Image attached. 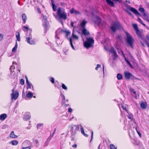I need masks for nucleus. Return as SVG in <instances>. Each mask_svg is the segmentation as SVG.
<instances>
[{
    "label": "nucleus",
    "mask_w": 149,
    "mask_h": 149,
    "mask_svg": "<svg viewBox=\"0 0 149 149\" xmlns=\"http://www.w3.org/2000/svg\"><path fill=\"white\" fill-rule=\"evenodd\" d=\"M57 15L62 19L65 20L67 19V14L63 8L59 7L57 10Z\"/></svg>",
    "instance_id": "f257e3e1"
},
{
    "label": "nucleus",
    "mask_w": 149,
    "mask_h": 149,
    "mask_svg": "<svg viewBox=\"0 0 149 149\" xmlns=\"http://www.w3.org/2000/svg\"><path fill=\"white\" fill-rule=\"evenodd\" d=\"M86 41L84 43V45L85 47L88 48L91 47L93 44L94 40L92 38L89 37L86 38Z\"/></svg>",
    "instance_id": "f03ea898"
},
{
    "label": "nucleus",
    "mask_w": 149,
    "mask_h": 149,
    "mask_svg": "<svg viewBox=\"0 0 149 149\" xmlns=\"http://www.w3.org/2000/svg\"><path fill=\"white\" fill-rule=\"evenodd\" d=\"M120 23L118 22H115L110 27L111 29L113 32H115L117 28H120L121 27Z\"/></svg>",
    "instance_id": "7ed1b4c3"
},
{
    "label": "nucleus",
    "mask_w": 149,
    "mask_h": 149,
    "mask_svg": "<svg viewBox=\"0 0 149 149\" xmlns=\"http://www.w3.org/2000/svg\"><path fill=\"white\" fill-rule=\"evenodd\" d=\"M69 127L70 128V131L73 134H75L76 131L79 129V126L78 125H72L70 126Z\"/></svg>",
    "instance_id": "20e7f679"
},
{
    "label": "nucleus",
    "mask_w": 149,
    "mask_h": 149,
    "mask_svg": "<svg viewBox=\"0 0 149 149\" xmlns=\"http://www.w3.org/2000/svg\"><path fill=\"white\" fill-rule=\"evenodd\" d=\"M110 53L113 54L112 58L113 60L116 59L118 58V56L116 52V50L113 47H111L109 50Z\"/></svg>",
    "instance_id": "39448f33"
},
{
    "label": "nucleus",
    "mask_w": 149,
    "mask_h": 149,
    "mask_svg": "<svg viewBox=\"0 0 149 149\" xmlns=\"http://www.w3.org/2000/svg\"><path fill=\"white\" fill-rule=\"evenodd\" d=\"M93 20L94 22L98 25H99L101 22V19L97 16H94L93 17Z\"/></svg>",
    "instance_id": "423d86ee"
},
{
    "label": "nucleus",
    "mask_w": 149,
    "mask_h": 149,
    "mask_svg": "<svg viewBox=\"0 0 149 149\" xmlns=\"http://www.w3.org/2000/svg\"><path fill=\"white\" fill-rule=\"evenodd\" d=\"M15 90L13 89L12 90V93L11 94L12 98L15 100H16L18 98L19 95V93L18 92H16L14 94Z\"/></svg>",
    "instance_id": "0eeeda50"
},
{
    "label": "nucleus",
    "mask_w": 149,
    "mask_h": 149,
    "mask_svg": "<svg viewBox=\"0 0 149 149\" xmlns=\"http://www.w3.org/2000/svg\"><path fill=\"white\" fill-rule=\"evenodd\" d=\"M32 39L31 35H29L28 37L26 38V41L30 45H34L35 44L34 42L32 40H31Z\"/></svg>",
    "instance_id": "6e6552de"
},
{
    "label": "nucleus",
    "mask_w": 149,
    "mask_h": 149,
    "mask_svg": "<svg viewBox=\"0 0 149 149\" xmlns=\"http://www.w3.org/2000/svg\"><path fill=\"white\" fill-rule=\"evenodd\" d=\"M124 7L126 12L130 15V7L125 3L124 4Z\"/></svg>",
    "instance_id": "1a4fd4ad"
},
{
    "label": "nucleus",
    "mask_w": 149,
    "mask_h": 149,
    "mask_svg": "<svg viewBox=\"0 0 149 149\" xmlns=\"http://www.w3.org/2000/svg\"><path fill=\"white\" fill-rule=\"evenodd\" d=\"M125 33L127 37V42L130 46V35L127 31H125Z\"/></svg>",
    "instance_id": "9d476101"
},
{
    "label": "nucleus",
    "mask_w": 149,
    "mask_h": 149,
    "mask_svg": "<svg viewBox=\"0 0 149 149\" xmlns=\"http://www.w3.org/2000/svg\"><path fill=\"white\" fill-rule=\"evenodd\" d=\"M81 31L82 33L84 36H87L90 34V33L88 31L86 28L82 29Z\"/></svg>",
    "instance_id": "9b49d317"
},
{
    "label": "nucleus",
    "mask_w": 149,
    "mask_h": 149,
    "mask_svg": "<svg viewBox=\"0 0 149 149\" xmlns=\"http://www.w3.org/2000/svg\"><path fill=\"white\" fill-rule=\"evenodd\" d=\"M31 118V114L30 113H26V115L24 116V117L23 118V119L25 120H27Z\"/></svg>",
    "instance_id": "f8f14e48"
},
{
    "label": "nucleus",
    "mask_w": 149,
    "mask_h": 149,
    "mask_svg": "<svg viewBox=\"0 0 149 149\" xmlns=\"http://www.w3.org/2000/svg\"><path fill=\"white\" fill-rule=\"evenodd\" d=\"M124 74L125 78L127 79H129L130 77V73L127 71L124 72Z\"/></svg>",
    "instance_id": "ddd939ff"
},
{
    "label": "nucleus",
    "mask_w": 149,
    "mask_h": 149,
    "mask_svg": "<svg viewBox=\"0 0 149 149\" xmlns=\"http://www.w3.org/2000/svg\"><path fill=\"white\" fill-rule=\"evenodd\" d=\"M131 11L133 13L136 15L141 16V14L137 11V10L133 7H131Z\"/></svg>",
    "instance_id": "4468645a"
},
{
    "label": "nucleus",
    "mask_w": 149,
    "mask_h": 149,
    "mask_svg": "<svg viewBox=\"0 0 149 149\" xmlns=\"http://www.w3.org/2000/svg\"><path fill=\"white\" fill-rule=\"evenodd\" d=\"M42 26L44 27L45 31L46 32L47 29V20H42Z\"/></svg>",
    "instance_id": "2eb2a0df"
},
{
    "label": "nucleus",
    "mask_w": 149,
    "mask_h": 149,
    "mask_svg": "<svg viewBox=\"0 0 149 149\" xmlns=\"http://www.w3.org/2000/svg\"><path fill=\"white\" fill-rule=\"evenodd\" d=\"M70 13L71 14L75 13V14L78 15H79L80 14L79 12L74 10L73 8H72L70 10Z\"/></svg>",
    "instance_id": "dca6fc26"
},
{
    "label": "nucleus",
    "mask_w": 149,
    "mask_h": 149,
    "mask_svg": "<svg viewBox=\"0 0 149 149\" xmlns=\"http://www.w3.org/2000/svg\"><path fill=\"white\" fill-rule=\"evenodd\" d=\"M57 31H56V35L55 36V37L56 39V41L58 45H60L61 44V42L59 40V38L57 36Z\"/></svg>",
    "instance_id": "f3484780"
},
{
    "label": "nucleus",
    "mask_w": 149,
    "mask_h": 149,
    "mask_svg": "<svg viewBox=\"0 0 149 149\" xmlns=\"http://www.w3.org/2000/svg\"><path fill=\"white\" fill-rule=\"evenodd\" d=\"M139 10L143 16L146 15V13L145 12V9L143 8H139Z\"/></svg>",
    "instance_id": "a211bd4d"
},
{
    "label": "nucleus",
    "mask_w": 149,
    "mask_h": 149,
    "mask_svg": "<svg viewBox=\"0 0 149 149\" xmlns=\"http://www.w3.org/2000/svg\"><path fill=\"white\" fill-rule=\"evenodd\" d=\"M141 107L143 109H146V102H142L141 103Z\"/></svg>",
    "instance_id": "6ab92c4d"
},
{
    "label": "nucleus",
    "mask_w": 149,
    "mask_h": 149,
    "mask_svg": "<svg viewBox=\"0 0 149 149\" xmlns=\"http://www.w3.org/2000/svg\"><path fill=\"white\" fill-rule=\"evenodd\" d=\"M107 3L111 7H113L114 6V4L113 1L111 0H106Z\"/></svg>",
    "instance_id": "aec40b11"
},
{
    "label": "nucleus",
    "mask_w": 149,
    "mask_h": 149,
    "mask_svg": "<svg viewBox=\"0 0 149 149\" xmlns=\"http://www.w3.org/2000/svg\"><path fill=\"white\" fill-rule=\"evenodd\" d=\"M7 117V115L6 114H3L0 115V120H3Z\"/></svg>",
    "instance_id": "412c9836"
},
{
    "label": "nucleus",
    "mask_w": 149,
    "mask_h": 149,
    "mask_svg": "<svg viewBox=\"0 0 149 149\" xmlns=\"http://www.w3.org/2000/svg\"><path fill=\"white\" fill-rule=\"evenodd\" d=\"M86 23L87 22L85 20H83L82 21V22L80 24V26L82 28V29L85 28V26Z\"/></svg>",
    "instance_id": "4be33fe9"
},
{
    "label": "nucleus",
    "mask_w": 149,
    "mask_h": 149,
    "mask_svg": "<svg viewBox=\"0 0 149 149\" xmlns=\"http://www.w3.org/2000/svg\"><path fill=\"white\" fill-rule=\"evenodd\" d=\"M27 19V16L25 13L23 14L22 15V19L23 21L24 24H25L26 21V20Z\"/></svg>",
    "instance_id": "5701e85b"
},
{
    "label": "nucleus",
    "mask_w": 149,
    "mask_h": 149,
    "mask_svg": "<svg viewBox=\"0 0 149 149\" xmlns=\"http://www.w3.org/2000/svg\"><path fill=\"white\" fill-rule=\"evenodd\" d=\"M10 143L13 145L16 146L18 144V142L16 140H13L10 141Z\"/></svg>",
    "instance_id": "b1692460"
},
{
    "label": "nucleus",
    "mask_w": 149,
    "mask_h": 149,
    "mask_svg": "<svg viewBox=\"0 0 149 149\" xmlns=\"http://www.w3.org/2000/svg\"><path fill=\"white\" fill-rule=\"evenodd\" d=\"M131 62L132 61L133 63V65L134 67H137V65L135 62V61L134 59L131 56Z\"/></svg>",
    "instance_id": "393cba45"
},
{
    "label": "nucleus",
    "mask_w": 149,
    "mask_h": 149,
    "mask_svg": "<svg viewBox=\"0 0 149 149\" xmlns=\"http://www.w3.org/2000/svg\"><path fill=\"white\" fill-rule=\"evenodd\" d=\"M136 31V34L138 36L139 38H142V36L141 34V32L140 31L138 30Z\"/></svg>",
    "instance_id": "a878e982"
},
{
    "label": "nucleus",
    "mask_w": 149,
    "mask_h": 149,
    "mask_svg": "<svg viewBox=\"0 0 149 149\" xmlns=\"http://www.w3.org/2000/svg\"><path fill=\"white\" fill-rule=\"evenodd\" d=\"M132 92L133 93V94H132V95L134 97H135V98L136 99H137V98H138L137 96L136 95V91H135L134 89H131V93H132Z\"/></svg>",
    "instance_id": "bb28decb"
},
{
    "label": "nucleus",
    "mask_w": 149,
    "mask_h": 149,
    "mask_svg": "<svg viewBox=\"0 0 149 149\" xmlns=\"http://www.w3.org/2000/svg\"><path fill=\"white\" fill-rule=\"evenodd\" d=\"M51 2H52V5L53 10L54 11H55L56 10V7L55 5V4H54V1H53V0H51Z\"/></svg>",
    "instance_id": "cd10ccee"
},
{
    "label": "nucleus",
    "mask_w": 149,
    "mask_h": 149,
    "mask_svg": "<svg viewBox=\"0 0 149 149\" xmlns=\"http://www.w3.org/2000/svg\"><path fill=\"white\" fill-rule=\"evenodd\" d=\"M10 137L13 138H15L17 137V136L15 134L14 132L12 131L10 134Z\"/></svg>",
    "instance_id": "c85d7f7f"
},
{
    "label": "nucleus",
    "mask_w": 149,
    "mask_h": 149,
    "mask_svg": "<svg viewBox=\"0 0 149 149\" xmlns=\"http://www.w3.org/2000/svg\"><path fill=\"white\" fill-rule=\"evenodd\" d=\"M61 96L63 99V101L62 102V104H65V96L62 93H61Z\"/></svg>",
    "instance_id": "c756f323"
},
{
    "label": "nucleus",
    "mask_w": 149,
    "mask_h": 149,
    "mask_svg": "<svg viewBox=\"0 0 149 149\" xmlns=\"http://www.w3.org/2000/svg\"><path fill=\"white\" fill-rule=\"evenodd\" d=\"M132 26L135 31L139 30L137 24H132Z\"/></svg>",
    "instance_id": "7c9ffc66"
},
{
    "label": "nucleus",
    "mask_w": 149,
    "mask_h": 149,
    "mask_svg": "<svg viewBox=\"0 0 149 149\" xmlns=\"http://www.w3.org/2000/svg\"><path fill=\"white\" fill-rule=\"evenodd\" d=\"M16 38L17 40L18 41H20V34L19 32H17L16 33Z\"/></svg>",
    "instance_id": "2f4dec72"
},
{
    "label": "nucleus",
    "mask_w": 149,
    "mask_h": 149,
    "mask_svg": "<svg viewBox=\"0 0 149 149\" xmlns=\"http://www.w3.org/2000/svg\"><path fill=\"white\" fill-rule=\"evenodd\" d=\"M27 84V89L28 88H31V86H32V89H34V88L33 86L32 85V84H30V83H29L28 84Z\"/></svg>",
    "instance_id": "473e14b6"
},
{
    "label": "nucleus",
    "mask_w": 149,
    "mask_h": 149,
    "mask_svg": "<svg viewBox=\"0 0 149 149\" xmlns=\"http://www.w3.org/2000/svg\"><path fill=\"white\" fill-rule=\"evenodd\" d=\"M117 78L118 80L122 79H123L122 75L118 73L117 75Z\"/></svg>",
    "instance_id": "72a5a7b5"
},
{
    "label": "nucleus",
    "mask_w": 149,
    "mask_h": 149,
    "mask_svg": "<svg viewBox=\"0 0 149 149\" xmlns=\"http://www.w3.org/2000/svg\"><path fill=\"white\" fill-rule=\"evenodd\" d=\"M144 19L146 20L147 21L149 22V15H146V14L145 16H143Z\"/></svg>",
    "instance_id": "f704fd0d"
},
{
    "label": "nucleus",
    "mask_w": 149,
    "mask_h": 149,
    "mask_svg": "<svg viewBox=\"0 0 149 149\" xmlns=\"http://www.w3.org/2000/svg\"><path fill=\"white\" fill-rule=\"evenodd\" d=\"M33 96V94L31 92H29L26 95V96L28 98H31Z\"/></svg>",
    "instance_id": "c9c22d12"
},
{
    "label": "nucleus",
    "mask_w": 149,
    "mask_h": 149,
    "mask_svg": "<svg viewBox=\"0 0 149 149\" xmlns=\"http://www.w3.org/2000/svg\"><path fill=\"white\" fill-rule=\"evenodd\" d=\"M17 41H16V43H15V46L13 48V49H12V52H14L17 49Z\"/></svg>",
    "instance_id": "e433bc0d"
},
{
    "label": "nucleus",
    "mask_w": 149,
    "mask_h": 149,
    "mask_svg": "<svg viewBox=\"0 0 149 149\" xmlns=\"http://www.w3.org/2000/svg\"><path fill=\"white\" fill-rule=\"evenodd\" d=\"M120 105L121 107L124 110H126L127 111L125 106H124L123 104H121L120 105L118 104V106L119 108L120 107Z\"/></svg>",
    "instance_id": "4c0bfd02"
},
{
    "label": "nucleus",
    "mask_w": 149,
    "mask_h": 149,
    "mask_svg": "<svg viewBox=\"0 0 149 149\" xmlns=\"http://www.w3.org/2000/svg\"><path fill=\"white\" fill-rule=\"evenodd\" d=\"M138 20L139 22H140L143 26H146V25L145 24H144V23L139 18H138Z\"/></svg>",
    "instance_id": "58836bf2"
},
{
    "label": "nucleus",
    "mask_w": 149,
    "mask_h": 149,
    "mask_svg": "<svg viewBox=\"0 0 149 149\" xmlns=\"http://www.w3.org/2000/svg\"><path fill=\"white\" fill-rule=\"evenodd\" d=\"M30 142L29 141L27 140L24 141L23 143L22 144L23 145H24V146H25L26 143L28 145H29L30 144Z\"/></svg>",
    "instance_id": "ea45409f"
},
{
    "label": "nucleus",
    "mask_w": 149,
    "mask_h": 149,
    "mask_svg": "<svg viewBox=\"0 0 149 149\" xmlns=\"http://www.w3.org/2000/svg\"><path fill=\"white\" fill-rule=\"evenodd\" d=\"M69 41H70V45H71V47L73 48V49H74V48L73 45L72 44V38H70Z\"/></svg>",
    "instance_id": "a19ab883"
},
{
    "label": "nucleus",
    "mask_w": 149,
    "mask_h": 149,
    "mask_svg": "<svg viewBox=\"0 0 149 149\" xmlns=\"http://www.w3.org/2000/svg\"><path fill=\"white\" fill-rule=\"evenodd\" d=\"M72 37L74 38L76 40H78V37L77 36H76L74 34L73 32L72 33Z\"/></svg>",
    "instance_id": "79ce46f5"
},
{
    "label": "nucleus",
    "mask_w": 149,
    "mask_h": 149,
    "mask_svg": "<svg viewBox=\"0 0 149 149\" xmlns=\"http://www.w3.org/2000/svg\"><path fill=\"white\" fill-rule=\"evenodd\" d=\"M76 23V22H72V21L71 22V26L73 28V29L74 30V29L76 27L74 26L73 24L74 23Z\"/></svg>",
    "instance_id": "37998d69"
},
{
    "label": "nucleus",
    "mask_w": 149,
    "mask_h": 149,
    "mask_svg": "<svg viewBox=\"0 0 149 149\" xmlns=\"http://www.w3.org/2000/svg\"><path fill=\"white\" fill-rule=\"evenodd\" d=\"M64 32L65 33L66 37L67 38H68L67 37L68 36V35H69L70 33V32H69V31H64Z\"/></svg>",
    "instance_id": "c03bdc74"
},
{
    "label": "nucleus",
    "mask_w": 149,
    "mask_h": 149,
    "mask_svg": "<svg viewBox=\"0 0 149 149\" xmlns=\"http://www.w3.org/2000/svg\"><path fill=\"white\" fill-rule=\"evenodd\" d=\"M122 36L121 35H119L117 36V40L119 41H121V38Z\"/></svg>",
    "instance_id": "a18cd8bd"
},
{
    "label": "nucleus",
    "mask_w": 149,
    "mask_h": 149,
    "mask_svg": "<svg viewBox=\"0 0 149 149\" xmlns=\"http://www.w3.org/2000/svg\"><path fill=\"white\" fill-rule=\"evenodd\" d=\"M110 148L111 149H117L116 148L113 144L110 145Z\"/></svg>",
    "instance_id": "49530a36"
},
{
    "label": "nucleus",
    "mask_w": 149,
    "mask_h": 149,
    "mask_svg": "<svg viewBox=\"0 0 149 149\" xmlns=\"http://www.w3.org/2000/svg\"><path fill=\"white\" fill-rule=\"evenodd\" d=\"M62 87L65 90H67V87L63 84H62Z\"/></svg>",
    "instance_id": "de8ad7c7"
},
{
    "label": "nucleus",
    "mask_w": 149,
    "mask_h": 149,
    "mask_svg": "<svg viewBox=\"0 0 149 149\" xmlns=\"http://www.w3.org/2000/svg\"><path fill=\"white\" fill-rule=\"evenodd\" d=\"M3 35L2 34L0 33V41L3 40Z\"/></svg>",
    "instance_id": "09e8293b"
},
{
    "label": "nucleus",
    "mask_w": 149,
    "mask_h": 149,
    "mask_svg": "<svg viewBox=\"0 0 149 149\" xmlns=\"http://www.w3.org/2000/svg\"><path fill=\"white\" fill-rule=\"evenodd\" d=\"M135 129H136V131H137V133L139 135V137H141V133L139 131L137 130V128L136 127Z\"/></svg>",
    "instance_id": "8fccbe9b"
},
{
    "label": "nucleus",
    "mask_w": 149,
    "mask_h": 149,
    "mask_svg": "<svg viewBox=\"0 0 149 149\" xmlns=\"http://www.w3.org/2000/svg\"><path fill=\"white\" fill-rule=\"evenodd\" d=\"M15 69V66H14L13 65L11 66L10 68V69L11 71V72L12 71V70H14Z\"/></svg>",
    "instance_id": "3c124183"
},
{
    "label": "nucleus",
    "mask_w": 149,
    "mask_h": 149,
    "mask_svg": "<svg viewBox=\"0 0 149 149\" xmlns=\"http://www.w3.org/2000/svg\"><path fill=\"white\" fill-rule=\"evenodd\" d=\"M125 59L126 61L127 62L129 65L130 66V63L128 61V59L125 57Z\"/></svg>",
    "instance_id": "603ef678"
},
{
    "label": "nucleus",
    "mask_w": 149,
    "mask_h": 149,
    "mask_svg": "<svg viewBox=\"0 0 149 149\" xmlns=\"http://www.w3.org/2000/svg\"><path fill=\"white\" fill-rule=\"evenodd\" d=\"M20 84L22 85H23L24 84V80L23 79H20Z\"/></svg>",
    "instance_id": "864d4df0"
},
{
    "label": "nucleus",
    "mask_w": 149,
    "mask_h": 149,
    "mask_svg": "<svg viewBox=\"0 0 149 149\" xmlns=\"http://www.w3.org/2000/svg\"><path fill=\"white\" fill-rule=\"evenodd\" d=\"M50 81H51L53 83H54V78L53 77H52L51 79H50Z\"/></svg>",
    "instance_id": "5fc2aeb1"
},
{
    "label": "nucleus",
    "mask_w": 149,
    "mask_h": 149,
    "mask_svg": "<svg viewBox=\"0 0 149 149\" xmlns=\"http://www.w3.org/2000/svg\"><path fill=\"white\" fill-rule=\"evenodd\" d=\"M31 148L30 146H29L26 147H23L22 149H31Z\"/></svg>",
    "instance_id": "6e6d98bb"
},
{
    "label": "nucleus",
    "mask_w": 149,
    "mask_h": 149,
    "mask_svg": "<svg viewBox=\"0 0 149 149\" xmlns=\"http://www.w3.org/2000/svg\"><path fill=\"white\" fill-rule=\"evenodd\" d=\"M81 133L83 134H84V133H85V132H84V129H83V128L82 127L81 128Z\"/></svg>",
    "instance_id": "4d7b16f0"
},
{
    "label": "nucleus",
    "mask_w": 149,
    "mask_h": 149,
    "mask_svg": "<svg viewBox=\"0 0 149 149\" xmlns=\"http://www.w3.org/2000/svg\"><path fill=\"white\" fill-rule=\"evenodd\" d=\"M101 66V65H99V64H97V67H96V68H95V69L96 70H97L98 69V68H100Z\"/></svg>",
    "instance_id": "13d9d810"
},
{
    "label": "nucleus",
    "mask_w": 149,
    "mask_h": 149,
    "mask_svg": "<svg viewBox=\"0 0 149 149\" xmlns=\"http://www.w3.org/2000/svg\"><path fill=\"white\" fill-rule=\"evenodd\" d=\"M91 141L92 140L93 137V131H92L91 132Z\"/></svg>",
    "instance_id": "bf43d9fd"
},
{
    "label": "nucleus",
    "mask_w": 149,
    "mask_h": 149,
    "mask_svg": "<svg viewBox=\"0 0 149 149\" xmlns=\"http://www.w3.org/2000/svg\"><path fill=\"white\" fill-rule=\"evenodd\" d=\"M118 49H119L118 48H117ZM118 52L120 54L121 53H122L123 55L124 56V54H123V52L122 51H121L120 50H118Z\"/></svg>",
    "instance_id": "052dcab7"
},
{
    "label": "nucleus",
    "mask_w": 149,
    "mask_h": 149,
    "mask_svg": "<svg viewBox=\"0 0 149 149\" xmlns=\"http://www.w3.org/2000/svg\"><path fill=\"white\" fill-rule=\"evenodd\" d=\"M131 47H132V43L133 42V39L131 37Z\"/></svg>",
    "instance_id": "680f3d73"
},
{
    "label": "nucleus",
    "mask_w": 149,
    "mask_h": 149,
    "mask_svg": "<svg viewBox=\"0 0 149 149\" xmlns=\"http://www.w3.org/2000/svg\"><path fill=\"white\" fill-rule=\"evenodd\" d=\"M43 20H47V17L46 16L43 15Z\"/></svg>",
    "instance_id": "e2e57ef3"
},
{
    "label": "nucleus",
    "mask_w": 149,
    "mask_h": 149,
    "mask_svg": "<svg viewBox=\"0 0 149 149\" xmlns=\"http://www.w3.org/2000/svg\"><path fill=\"white\" fill-rule=\"evenodd\" d=\"M7 127V125H4L2 127V128L3 129H5Z\"/></svg>",
    "instance_id": "0e129e2a"
},
{
    "label": "nucleus",
    "mask_w": 149,
    "mask_h": 149,
    "mask_svg": "<svg viewBox=\"0 0 149 149\" xmlns=\"http://www.w3.org/2000/svg\"><path fill=\"white\" fill-rule=\"evenodd\" d=\"M48 142H49L48 141H47V140L46 141H45V146H48Z\"/></svg>",
    "instance_id": "69168bd1"
},
{
    "label": "nucleus",
    "mask_w": 149,
    "mask_h": 149,
    "mask_svg": "<svg viewBox=\"0 0 149 149\" xmlns=\"http://www.w3.org/2000/svg\"><path fill=\"white\" fill-rule=\"evenodd\" d=\"M52 138V137L49 136L47 138L46 140H47V141H49L51 140Z\"/></svg>",
    "instance_id": "338daca9"
},
{
    "label": "nucleus",
    "mask_w": 149,
    "mask_h": 149,
    "mask_svg": "<svg viewBox=\"0 0 149 149\" xmlns=\"http://www.w3.org/2000/svg\"><path fill=\"white\" fill-rule=\"evenodd\" d=\"M42 124H39L37 125V127L38 128L39 127H41L42 125Z\"/></svg>",
    "instance_id": "774afa93"
}]
</instances>
